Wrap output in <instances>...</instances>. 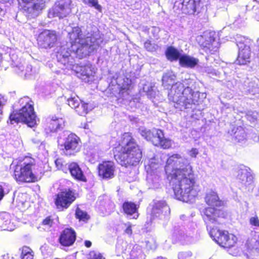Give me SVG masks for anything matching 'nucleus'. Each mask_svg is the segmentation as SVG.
Segmentation results:
<instances>
[{
  "mask_svg": "<svg viewBox=\"0 0 259 259\" xmlns=\"http://www.w3.org/2000/svg\"><path fill=\"white\" fill-rule=\"evenodd\" d=\"M69 42L61 46L56 55L58 65L62 69L74 70L78 77L89 82L95 73L94 68L88 63L83 66L76 65L71 54L81 59L97 50L104 41L103 35L98 28L91 24L82 30L79 27L72 28L68 33Z\"/></svg>",
  "mask_w": 259,
  "mask_h": 259,
  "instance_id": "nucleus-1",
  "label": "nucleus"
},
{
  "mask_svg": "<svg viewBox=\"0 0 259 259\" xmlns=\"http://www.w3.org/2000/svg\"><path fill=\"white\" fill-rule=\"evenodd\" d=\"M167 179L177 199L192 202L199 189L195 185V177L189 161L180 154L168 157L165 166Z\"/></svg>",
  "mask_w": 259,
  "mask_h": 259,
  "instance_id": "nucleus-2",
  "label": "nucleus"
},
{
  "mask_svg": "<svg viewBox=\"0 0 259 259\" xmlns=\"http://www.w3.org/2000/svg\"><path fill=\"white\" fill-rule=\"evenodd\" d=\"M199 97L198 92L193 91L190 87H186L180 82L172 84L168 94L169 100L180 110L191 108L193 105L197 104Z\"/></svg>",
  "mask_w": 259,
  "mask_h": 259,
  "instance_id": "nucleus-3",
  "label": "nucleus"
},
{
  "mask_svg": "<svg viewBox=\"0 0 259 259\" xmlns=\"http://www.w3.org/2000/svg\"><path fill=\"white\" fill-rule=\"evenodd\" d=\"M114 157L122 166L136 165L141 160L142 152L135 140L127 134L124 135L120 151Z\"/></svg>",
  "mask_w": 259,
  "mask_h": 259,
  "instance_id": "nucleus-4",
  "label": "nucleus"
},
{
  "mask_svg": "<svg viewBox=\"0 0 259 259\" xmlns=\"http://www.w3.org/2000/svg\"><path fill=\"white\" fill-rule=\"evenodd\" d=\"M36 167L35 160L31 158L25 157L17 164L14 169V177L17 182L31 183L37 181L40 177L35 171Z\"/></svg>",
  "mask_w": 259,
  "mask_h": 259,
  "instance_id": "nucleus-5",
  "label": "nucleus"
},
{
  "mask_svg": "<svg viewBox=\"0 0 259 259\" xmlns=\"http://www.w3.org/2000/svg\"><path fill=\"white\" fill-rule=\"evenodd\" d=\"M11 124L22 122L32 127L37 124L36 116L33 106L26 102V104L18 111L13 112L9 116Z\"/></svg>",
  "mask_w": 259,
  "mask_h": 259,
  "instance_id": "nucleus-6",
  "label": "nucleus"
},
{
  "mask_svg": "<svg viewBox=\"0 0 259 259\" xmlns=\"http://www.w3.org/2000/svg\"><path fill=\"white\" fill-rule=\"evenodd\" d=\"M58 142L60 146L63 147L64 154L69 156L75 155L81 147L80 138L68 131H64L60 135Z\"/></svg>",
  "mask_w": 259,
  "mask_h": 259,
  "instance_id": "nucleus-7",
  "label": "nucleus"
},
{
  "mask_svg": "<svg viewBox=\"0 0 259 259\" xmlns=\"http://www.w3.org/2000/svg\"><path fill=\"white\" fill-rule=\"evenodd\" d=\"M236 45L238 48L237 63L239 65H245L250 61L251 51L250 46L251 40L245 37L237 35L235 37Z\"/></svg>",
  "mask_w": 259,
  "mask_h": 259,
  "instance_id": "nucleus-8",
  "label": "nucleus"
},
{
  "mask_svg": "<svg viewBox=\"0 0 259 259\" xmlns=\"http://www.w3.org/2000/svg\"><path fill=\"white\" fill-rule=\"evenodd\" d=\"M209 235L215 242L223 247H232L236 242V237L232 234H229L226 231L210 228Z\"/></svg>",
  "mask_w": 259,
  "mask_h": 259,
  "instance_id": "nucleus-9",
  "label": "nucleus"
},
{
  "mask_svg": "<svg viewBox=\"0 0 259 259\" xmlns=\"http://www.w3.org/2000/svg\"><path fill=\"white\" fill-rule=\"evenodd\" d=\"M202 215L207 230L209 231L211 224L220 223V219L226 216L223 210L214 207H207L202 211Z\"/></svg>",
  "mask_w": 259,
  "mask_h": 259,
  "instance_id": "nucleus-10",
  "label": "nucleus"
},
{
  "mask_svg": "<svg viewBox=\"0 0 259 259\" xmlns=\"http://www.w3.org/2000/svg\"><path fill=\"white\" fill-rule=\"evenodd\" d=\"M71 0H58L54 7L50 10L49 17H58L59 18L66 17L71 12Z\"/></svg>",
  "mask_w": 259,
  "mask_h": 259,
  "instance_id": "nucleus-11",
  "label": "nucleus"
},
{
  "mask_svg": "<svg viewBox=\"0 0 259 259\" xmlns=\"http://www.w3.org/2000/svg\"><path fill=\"white\" fill-rule=\"evenodd\" d=\"M74 193L70 189H64L56 195L55 203L60 210L67 208L75 200Z\"/></svg>",
  "mask_w": 259,
  "mask_h": 259,
  "instance_id": "nucleus-12",
  "label": "nucleus"
},
{
  "mask_svg": "<svg viewBox=\"0 0 259 259\" xmlns=\"http://www.w3.org/2000/svg\"><path fill=\"white\" fill-rule=\"evenodd\" d=\"M200 7V0H180L176 1L174 8L180 10L183 13L194 14L199 13Z\"/></svg>",
  "mask_w": 259,
  "mask_h": 259,
  "instance_id": "nucleus-13",
  "label": "nucleus"
},
{
  "mask_svg": "<svg viewBox=\"0 0 259 259\" xmlns=\"http://www.w3.org/2000/svg\"><path fill=\"white\" fill-rule=\"evenodd\" d=\"M236 179L245 188H251L253 187L254 177L252 170L249 167L240 166L236 171Z\"/></svg>",
  "mask_w": 259,
  "mask_h": 259,
  "instance_id": "nucleus-14",
  "label": "nucleus"
},
{
  "mask_svg": "<svg viewBox=\"0 0 259 259\" xmlns=\"http://www.w3.org/2000/svg\"><path fill=\"white\" fill-rule=\"evenodd\" d=\"M57 40V35L55 31L45 30L38 36L37 41L39 48L51 49L53 48Z\"/></svg>",
  "mask_w": 259,
  "mask_h": 259,
  "instance_id": "nucleus-15",
  "label": "nucleus"
},
{
  "mask_svg": "<svg viewBox=\"0 0 259 259\" xmlns=\"http://www.w3.org/2000/svg\"><path fill=\"white\" fill-rule=\"evenodd\" d=\"M16 71L21 77L26 79H34L38 74V70L30 64H15Z\"/></svg>",
  "mask_w": 259,
  "mask_h": 259,
  "instance_id": "nucleus-16",
  "label": "nucleus"
},
{
  "mask_svg": "<svg viewBox=\"0 0 259 259\" xmlns=\"http://www.w3.org/2000/svg\"><path fill=\"white\" fill-rule=\"evenodd\" d=\"M76 237V233L74 230L66 228L61 233L59 241L62 246H70L74 243Z\"/></svg>",
  "mask_w": 259,
  "mask_h": 259,
  "instance_id": "nucleus-17",
  "label": "nucleus"
},
{
  "mask_svg": "<svg viewBox=\"0 0 259 259\" xmlns=\"http://www.w3.org/2000/svg\"><path fill=\"white\" fill-rule=\"evenodd\" d=\"M115 166L113 162L105 161L98 166V172L100 177L104 179H111L114 177Z\"/></svg>",
  "mask_w": 259,
  "mask_h": 259,
  "instance_id": "nucleus-18",
  "label": "nucleus"
},
{
  "mask_svg": "<svg viewBox=\"0 0 259 259\" xmlns=\"http://www.w3.org/2000/svg\"><path fill=\"white\" fill-rule=\"evenodd\" d=\"M169 211V208L166 204L165 202L162 200L156 201L154 202L153 208L152 209L151 214L150 217V221L148 222L147 220L146 223L149 224L152 222V217L154 216L158 217L160 216L164 211Z\"/></svg>",
  "mask_w": 259,
  "mask_h": 259,
  "instance_id": "nucleus-19",
  "label": "nucleus"
},
{
  "mask_svg": "<svg viewBox=\"0 0 259 259\" xmlns=\"http://www.w3.org/2000/svg\"><path fill=\"white\" fill-rule=\"evenodd\" d=\"M67 172L69 171L71 176L75 180L79 181L87 182L86 177L76 162H71L68 164Z\"/></svg>",
  "mask_w": 259,
  "mask_h": 259,
  "instance_id": "nucleus-20",
  "label": "nucleus"
},
{
  "mask_svg": "<svg viewBox=\"0 0 259 259\" xmlns=\"http://www.w3.org/2000/svg\"><path fill=\"white\" fill-rule=\"evenodd\" d=\"M214 33L210 32L205 41L201 44L205 52H209L211 54L217 52L218 49L219 44L214 36Z\"/></svg>",
  "mask_w": 259,
  "mask_h": 259,
  "instance_id": "nucleus-21",
  "label": "nucleus"
},
{
  "mask_svg": "<svg viewBox=\"0 0 259 259\" xmlns=\"http://www.w3.org/2000/svg\"><path fill=\"white\" fill-rule=\"evenodd\" d=\"M205 201L210 206H220L223 204V201L220 200L217 193L212 190L207 191Z\"/></svg>",
  "mask_w": 259,
  "mask_h": 259,
  "instance_id": "nucleus-22",
  "label": "nucleus"
},
{
  "mask_svg": "<svg viewBox=\"0 0 259 259\" xmlns=\"http://www.w3.org/2000/svg\"><path fill=\"white\" fill-rule=\"evenodd\" d=\"M147 181L149 189H158L161 186L160 176L157 171L147 174Z\"/></svg>",
  "mask_w": 259,
  "mask_h": 259,
  "instance_id": "nucleus-23",
  "label": "nucleus"
},
{
  "mask_svg": "<svg viewBox=\"0 0 259 259\" xmlns=\"http://www.w3.org/2000/svg\"><path fill=\"white\" fill-rule=\"evenodd\" d=\"M229 134L232 136L234 140L237 142L243 141L247 138V135L244 129L241 126L233 127Z\"/></svg>",
  "mask_w": 259,
  "mask_h": 259,
  "instance_id": "nucleus-24",
  "label": "nucleus"
},
{
  "mask_svg": "<svg viewBox=\"0 0 259 259\" xmlns=\"http://www.w3.org/2000/svg\"><path fill=\"white\" fill-rule=\"evenodd\" d=\"M198 59L187 55H182L180 58V65L183 67L193 68L198 63Z\"/></svg>",
  "mask_w": 259,
  "mask_h": 259,
  "instance_id": "nucleus-25",
  "label": "nucleus"
},
{
  "mask_svg": "<svg viewBox=\"0 0 259 259\" xmlns=\"http://www.w3.org/2000/svg\"><path fill=\"white\" fill-rule=\"evenodd\" d=\"M160 165V163L155 157L145 161V166L147 174H152L156 171L158 172L157 170L159 168Z\"/></svg>",
  "mask_w": 259,
  "mask_h": 259,
  "instance_id": "nucleus-26",
  "label": "nucleus"
},
{
  "mask_svg": "<svg viewBox=\"0 0 259 259\" xmlns=\"http://www.w3.org/2000/svg\"><path fill=\"white\" fill-rule=\"evenodd\" d=\"M44 5L43 3H33L25 9V10L28 14V16L31 18L36 17L40 11L44 8Z\"/></svg>",
  "mask_w": 259,
  "mask_h": 259,
  "instance_id": "nucleus-27",
  "label": "nucleus"
},
{
  "mask_svg": "<svg viewBox=\"0 0 259 259\" xmlns=\"http://www.w3.org/2000/svg\"><path fill=\"white\" fill-rule=\"evenodd\" d=\"M122 208L124 212L129 215H134L133 218L137 219L138 217L137 213V206L132 202H125L122 205Z\"/></svg>",
  "mask_w": 259,
  "mask_h": 259,
  "instance_id": "nucleus-28",
  "label": "nucleus"
},
{
  "mask_svg": "<svg viewBox=\"0 0 259 259\" xmlns=\"http://www.w3.org/2000/svg\"><path fill=\"white\" fill-rule=\"evenodd\" d=\"M10 215L8 213L3 212L0 213V229L4 230L11 231L10 227Z\"/></svg>",
  "mask_w": 259,
  "mask_h": 259,
  "instance_id": "nucleus-29",
  "label": "nucleus"
},
{
  "mask_svg": "<svg viewBox=\"0 0 259 259\" xmlns=\"http://www.w3.org/2000/svg\"><path fill=\"white\" fill-rule=\"evenodd\" d=\"M165 55L168 60L172 61L179 60L182 56L178 50L172 47H168L165 52Z\"/></svg>",
  "mask_w": 259,
  "mask_h": 259,
  "instance_id": "nucleus-30",
  "label": "nucleus"
},
{
  "mask_svg": "<svg viewBox=\"0 0 259 259\" xmlns=\"http://www.w3.org/2000/svg\"><path fill=\"white\" fill-rule=\"evenodd\" d=\"M149 141H151L155 146H158L160 144L161 138H163V132L159 129H153V134L150 137Z\"/></svg>",
  "mask_w": 259,
  "mask_h": 259,
  "instance_id": "nucleus-31",
  "label": "nucleus"
},
{
  "mask_svg": "<svg viewBox=\"0 0 259 259\" xmlns=\"http://www.w3.org/2000/svg\"><path fill=\"white\" fill-rule=\"evenodd\" d=\"M130 257L131 259H145V255L141 247L136 244L133 246L131 251Z\"/></svg>",
  "mask_w": 259,
  "mask_h": 259,
  "instance_id": "nucleus-32",
  "label": "nucleus"
},
{
  "mask_svg": "<svg viewBox=\"0 0 259 259\" xmlns=\"http://www.w3.org/2000/svg\"><path fill=\"white\" fill-rule=\"evenodd\" d=\"M124 82L121 87L119 94L120 96L125 99L128 98L126 96H128L130 94V88L132 83V80L127 78L123 79Z\"/></svg>",
  "mask_w": 259,
  "mask_h": 259,
  "instance_id": "nucleus-33",
  "label": "nucleus"
},
{
  "mask_svg": "<svg viewBox=\"0 0 259 259\" xmlns=\"http://www.w3.org/2000/svg\"><path fill=\"white\" fill-rule=\"evenodd\" d=\"M176 79V75L172 71H168L164 73L162 76V84L167 88L172 84V81Z\"/></svg>",
  "mask_w": 259,
  "mask_h": 259,
  "instance_id": "nucleus-34",
  "label": "nucleus"
},
{
  "mask_svg": "<svg viewBox=\"0 0 259 259\" xmlns=\"http://www.w3.org/2000/svg\"><path fill=\"white\" fill-rule=\"evenodd\" d=\"M48 122L50 124H53V126L57 130L62 128L65 125L64 119L62 118H57L55 116H52Z\"/></svg>",
  "mask_w": 259,
  "mask_h": 259,
  "instance_id": "nucleus-35",
  "label": "nucleus"
},
{
  "mask_svg": "<svg viewBox=\"0 0 259 259\" xmlns=\"http://www.w3.org/2000/svg\"><path fill=\"white\" fill-rule=\"evenodd\" d=\"M84 4L93 7L99 12H102V7L99 4L98 0H82Z\"/></svg>",
  "mask_w": 259,
  "mask_h": 259,
  "instance_id": "nucleus-36",
  "label": "nucleus"
},
{
  "mask_svg": "<svg viewBox=\"0 0 259 259\" xmlns=\"http://www.w3.org/2000/svg\"><path fill=\"white\" fill-rule=\"evenodd\" d=\"M67 101L68 105L72 108L74 109L76 108L77 106L79 105L81 102L78 97L75 95L73 96L71 95L70 97L67 99Z\"/></svg>",
  "mask_w": 259,
  "mask_h": 259,
  "instance_id": "nucleus-37",
  "label": "nucleus"
},
{
  "mask_svg": "<svg viewBox=\"0 0 259 259\" xmlns=\"http://www.w3.org/2000/svg\"><path fill=\"white\" fill-rule=\"evenodd\" d=\"M127 6L131 7V9L135 10H140L142 8L141 0H124Z\"/></svg>",
  "mask_w": 259,
  "mask_h": 259,
  "instance_id": "nucleus-38",
  "label": "nucleus"
},
{
  "mask_svg": "<svg viewBox=\"0 0 259 259\" xmlns=\"http://www.w3.org/2000/svg\"><path fill=\"white\" fill-rule=\"evenodd\" d=\"M139 133L147 141H149L151 139V136L153 134V129L150 130L146 128L145 127H140L139 128Z\"/></svg>",
  "mask_w": 259,
  "mask_h": 259,
  "instance_id": "nucleus-39",
  "label": "nucleus"
},
{
  "mask_svg": "<svg viewBox=\"0 0 259 259\" xmlns=\"http://www.w3.org/2000/svg\"><path fill=\"white\" fill-rule=\"evenodd\" d=\"M75 217L76 219L79 221L85 222L89 220V217L87 213L85 211L81 210L80 208H77L75 211Z\"/></svg>",
  "mask_w": 259,
  "mask_h": 259,
  "instance_id": "nucleus-40",
  "label": "nucleus"
},
{
  "mask_svg": "<svg viewBox=\"0 0 259 259\" xmlns=\"http://www.w3.org/2000/svg\"><path fill=\"white\" fill-rule=\"evenodd\" d=\"M74 109L79 115H84L88 113V104L80 102L79 105L77 106Z\"/></svg>",
  "mask_w": 259,
  "mask_h": 259,
  "instance_id": "nucleus-41",
  "label": "nucleus"
},
{
  "mask_svg": "<svg viewBox=\"0 0 259 259\" xmlns=\"http://www.w3.org/2000/svg\"><path fill=\"white\" fill-rule=\"evenodd\" d=\"M55 164L58 169L62 170L65 173H67V169L69 163H65L61 158H58L55 160Z\"/></svg>",
  "mask_w": 259,
  "mask_h": 259,
  "instance_id": "nucleus-42",
  "label": "nucleus"
},
{
  "mask_svg": "<svg viewBox=\"0 0 259 259\" xmlns=\"http://www.w3.org/2000/svg\"><path fill=\"white\" fill-rule=\"evenodd\" d=\"M21 259H33V255L30 249L27 247L23 248L21 253Z\"/></svg>",
  "mask_w": 259,
  "mask_h": 259,
  "instance_id": "nucleus-43",
  "label": "nucleus"
},
{
  "mask_svg": "<svg viewBox=\"0 0 259 259\" xmlns=\"http://www.w3.org/2000/svg\"><path fill=\"white\" fill-rule=\"evenodd\" d=\"M249 223L254 229L259 228V218L256 215L251 217L249 218Z\"/></svg>",
  "mask_w": 259,
  "mask_h": 259,
  "instance_id": "nucleus-44",
  "label": "nucleus"
},
{
  "mask_svg": "<svg viewBox=\"0 0 259 259\" xmlns=\"http://www.w3.org/2000/svg\"><path fill=\"white\" fill-rule=\"evenodd\" d=\"M174 236H175L178 240L182 242H186L188 241L189 239V237L186 235L183 231L179 232V234H177V233H174Z\"/></svg>",
  "mask_w": 259,
  "mask_h": 259,
  "instance_id": "nucleus-45",
  "label": "nucleus"
},
{
  "mask_svg": "<svg viewBox=\"0 0 259 259\" xmlns=\"http://www.w3.org/2000/svg\"><path fill=\"white\" fill-rule=\"evenodd\" d=\"M171 141L168 139H165L164 137L161 138L160 140V144L158 145V146H160L163 149H167L169 148L171 146Z\"/></svg>",
  "mask_w": 259,
  "mask_h": 259,
  "instance_id": "nucleus-46",
  "label": "nucleus"
},
{
  "mask_svg": "<svg viewBox=\"0 0 259 259\" xmlns=\"http://www.w3.org/2000/svg\"><path fill=\"white\" fill-rule=\"evenodd\" d=\"M203 71L211 75L212 76H218L220 74V72L211 66H206L203 68Z\"/></svg>",
  "mask_w": 259,
  "mask_h": 259,
  "instance_id": "nucleus-47",
  "label": "nucleus"
},
{
  "mask_svg": "<svg viewBox=\"0 0 259 259\" xmlns=\"http://www.w3.org/2000/svg\"><path fill=\"white\" fill-rule=\"evenodd\" d=\"M192 255L191 251H182L178 253V257L179 259H188Z\"/></svg>",
  "mask_w": 259,
  "mask_h": 259,
  "instance_id": "nucleus-48",
  "label": "nucleus"
},
{
  "mask_svg": "<svg viewBox=\"0 0 259 259\" xmlns=\"http://www.w3.org/2000/svg\"><path fill=\"white\" fill-rule=\"evenodd\" d=\"M89 255L90 259H104L100 252L95 251H91Z\"/></svg>",
  "mask_w": 259,
  "mask_h": 259,
  "instance_id": "nucleus-49",
  "label": "nucleus"
},
{
  "mask_svg": "<svg viewBox=\"0 0 259 259\" xmlns=\"http://www.w3.org/2000/svg\"><path fill=\"white\" fill-rule=\"evenodd\" d=\"M45 130L47 134H50L51 133H55L58 131L55 128L54 126H53V124H50L49 122L47 123Z\"/></svg>",
  "mask_w": 259,
  "mask_h": 259,
  "instance_id": "nucleus-50",
  "label": "nucleus"
},
{
  "mask_svg": "<svg viewBox=\"0 0 259 259\" xmlns=\"http://www.w3.org/2000/svg\"><path fill=\"white\" fill-rule=\"evenodd\" d=\"M145 48L148 51L153 52L155 50V46L149 40H147L144 43Z\"/></svg>",
  "mask_w": 259,
  "mask_h": 259,
  "instance_id": "nucleus-51",
  "label": "nucleus"
},
{
  "mask_svg": "<svg viewBox=\"0 0 259 259\" xmlns=\"http://www.w3.org/2000/svg\"><path fill=\"white\" fill-rule=\"evenodd\" d=\"M13 133L14 135L11 136V139L12 140L17 142L18 144H20L21 139L18 131L16 130L13 132Z\"/></svg>",
  "mask_w": 259,
  "mask_h": 259,
  "instance_id": "nucleus-52",
  "label": "nucleus"
},
{
  "mask_svg": "<svg viewBox=\"0 0 259 259\" xmlns=\"http://www.w3.org/2000/svg\"><path fill=\"white\" fill-rule=\"evenodd\" d=\"M146 243V247L149 249H155L156 248V245L153 240L152 241H147Z\"/></svg>",
  "mask_w": 259,
  "mask_h": 259,
  "instance_id": "nucleus-53",
  "label": "nucleus"
},
{
  "mask_svg": "<svg viewBox=\"0 0 259 259\" xmlns=\"http://www.w3.org/2000/svg\"><path fill=\"white\" fill-rule=\"evenodd\" d=\"M8 67V62L3 59L2 54L0 53V69L4 68L6 69Z\"/></svg>",
  "mask_w": 259,
  "mask_h": 259,
  "instance_id": "nucleus-54",
  "label": "nucleus"
},
{
  "mask_svg": "<svg viewBox=\"0 0 259 259\" xmlns=\"http://www.w3.org/2000/svg\"><path fill=\"white\" fill-rule=\"evenodd\" d=\"M53 224V221L50 217L47 218L42 222V225L51 227Z\"/></svg>",
  "mask_w": 259,
  "mask_h": 259,
  "instance_id": "nucleus-55",
  "label": "nucleus"
},
{
  "mask_svg": "<svg viewBox=\"0 0 259 259\" xmlns=\"http://www.w3.org/2000/svg\"><path fill=\"white\" fill-rule=\"evenodd\" d=\"M151 32L154 37H157L158 35L159 32H160V28L156 26H153Z\"/></svg>",
  "mask_w": 259,
  "mask_h": 259,
  "instance_id": "nucleus-56",
  "label": "nucleus"
},
{
  "mask_svg": "<svg viewBox=\"0 0 259 259\" xmlns=\"http://www.w3.org/2000/svg\"><path fill=\"white\" fill-rule=\"evenodd\" d=\"M7 99L5 96L0 94V108L4 106L7 103Z\"/></svg>",
  "mask_w": 259,
  "mask_h": 259,
  "instance_id": "nucleus-57",
  "label": "nucleus"
},
{
  "mask_svg": "<svg viewBox=\"0 0 259 259\" xmlns=\"http://www.w3.org/2000/svg\"><path fill=\"white\" fill-rule=\"evenodd\" d=\"M198 151L197 149H192L189 152V155L192 157H195L196 155L198 154Z\"/></svg>",
  "mask_w": 259,
  "mask_h": 259,
  "instance_id": "nucleus-58",
  "label": "nucleus"
},
{
  "mask_svg": "<svg viewBox=\"0 0 259 259\" xmlns=\"http://www.w3.org/2000/svg\"><path fill=\"white\" fill-rule=\"evenodd\" d=\"M250 85L249 86V89H248V91L249 93L251 94H254L255 93V88L252 84H253L252 82L250 83Z\"/></svg>",
  "mask_w": 259,
  "mask_h": 259,
  "instance_id": "nucleus-59",
  "label": "nucleus"
},
{
  "mask_svg": "<svg viewBox=\"0 0 259 259\" xmlns=\"http://www.w3.org/2000/svg\"><path fill=\"white\" fill-rule=\"evenodd\" d=\"M4 196V188L2 185H0V200H1Z\"/></svg>",
  "mask_w": 259,
  "mask_h": 259,
  "instance_id": "nucleus-60",
  "label": "nucleus"
},
{
  "mask_svg": "<svg viewBox=\"0 0 259 259\" xmlns=\"http://www.w3.org/2000/svg\"><path fill=\"white\" fill-rule=\"evenodd\" d=\"M254 247L256 252L259 254V241H256Z\"/></svg>",
  "mask_w": 259,
  "mask_h": 259,
  "instance_id": "nucleus-61",
  "label": "nucleus"
},
{
  "mask_svg": "<svg viewBox=\"0 0 259 259\" xmlns=\"http://www.w3.org/2000/svg\"><path fill=\"white\" fill-rule=\"evenodd\" d=\"M125 233L128 235H131L132 233V229H131V227H128L125 231Z\"/></svg>",
  "mask_w": 259,
  "mask_h": 259,
  "instance_id": "nucleus-62",
  "label": "nucleus"
},
{
  "mask_svg": "<svg viewBox=\"0 0 259 259\" xmlns=\"http://www.w3.org/2000/svg\"><path fill=\"white\" fill-rule=\"evenodd\" d=\"M84 245L87 247H90L92 245V242L90 241L86 240L84 242Z\"/></svg>",
  "mask_w": 259,
  "mask_h": 259,
  "instance_id": "nucleus-63",
  "label": "nucleus"
},
{
  "mask_svg": "<svg viewBox=\"0 0 259 259\" xmlns=\"http://www.w3.org/2000/svg\"><path fill=\"white\" fill-rule=\"evenodd\" d=\"M3 259H12L13 257H11L9 254H4L3 255Z\"/></svg>",
  "mask_w": 259,
  "mask_h": 259,
  "instance_id": "nucleus-64",
  "label": "nucleus"
}]
</instances>
